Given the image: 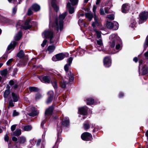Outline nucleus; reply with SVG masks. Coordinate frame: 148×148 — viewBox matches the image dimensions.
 Listing matches in <instances>:
<instances>
[{"mask_svg": "<svg viewBox=\"0 0 148 148\" xmlns=\"http://www.w3.org/2000/svg\"><path fill=\"white\" fill-rule=\"evenodd\" d=\"M67 14L66 12H65L59 16L58 19H56L55 23L52 25L51 23L50 18L49 26L51 25L52 27H54L57 29L58 31L60 30L61 31L62 29L63 26V20Z\"/></svg>", "mask_w": 148, "mask_h": 148, "instance_id": "f257e3e1", "label": "nucleus"}, {"mask_svg": "<svg viewBox=\"0 0 148 148\" xmlns=\"http://www.w3.org/2000/svg\"><path fill=\"white\" fill-rule=\"evenodd\" d=\"M110 41L109 45L111 47H114L116 44V48L117 50L119 49L121 45L119 44L120 42L119 37L115 34H112L109 37Z\"/></svg>", "mask_w": 148, "mask_h": 148, "instance_id": "f03ea898", "label": "nucleus"}, {"mask_svg": "<svg viewBox=\"0 0 148 148\" xmlns=\"http://www.w3.org/2000/svg\"><path fill=\"white\" fill-rule=\"evenodd\" d=\"M73 59L71 57L69 58L68 60V64H66L64 66V69L66 73V77L65 78L66 79L69 80L70 82H72L74 79L73 75L70 71H69V67L70 66Z\"/></svg>", "mask_w": 148, "mask_h": 148, "instance_id": "7ed1b4c3", "label": "nucleus"}, {"mask_svg": "<svg viewBox=\"0 0 148 148\" xmlns=\"http://www.w3.org/2000/svg\"><path fill=\"white\" fill-rule=\"evenodd\" d=\"M42 36L44 38H49L51 43L54 42L52 41L53 37V32L51 29L45 31L42 34Z\"/></svg>", "mask_w": 148, "mask_h": 148, "instance_id": "20e7f679", "label": "nucleus"}, {"mask_svg": "<svg viewBox=\"0 0 148 148\" xmlns=\"http://www.w3.org/2000/svg\"><path fill=\"white\" fill-rule=\"evenodd\" d=\"M30 21V20L28 19L25 21L24 24L22 25L21 23V21L20 23L17 24L16 26L17 28L18 29V28L20 27L21 29H23L25 30L29 29L32 27L31 25L29 24Z\"/></svg>", "mask_w": 148, "mask_h": 148, "instance_id": "39448f33", "label": "nucleus"}, {"mask_svg": "<svg viewBox=\"0 0 148 148\" xmlns=\"http://www.w3.org/2000/svg\"><path fill=\"white\" fill-rule=\"evenodd\" d=\"M106 25L107 28L114 30L117 29L119 26L118 23L116 21H114L112 23L107 21L106 23Z\"/></svg>", "mask_w": 148, "mask_h": 148, "instance_id": "423d86ee", "label": "nucleus"}, {"mask_svg": "<svg viewBox=\"0 0 148 148\" xmlns=\"http://www.w3.org/2000/svg\"><path fill=\"white\" fill-rule=\"evenodd\" d=\"M69 120L68 118H66L63 120L61 123H60L59 124L57 123L58 127L59 128L58 130L61 132L62 130L61 127H67L69 125Z\"/></svg>", "mask_w": 148, "mask_h": 148, "instance_id": "0eeeda50", "label": "nucleus"}, {"mask_svg": "<svg viewBox=\"0 0 148 148\" xmlns=\"http://www.w3.org/2000/svg\"><path fill=\"white\" fill-rule=\"evenodd\" d=\"M94 19L95 21L93 22L92 25L94 29H95V28L96 27V26L100 27L101 25V19L95 15L94 16Z\"/></svg>", "mask_w": 148, "mask_h": 148, "instance_id": "6e6552de", "label": "nucleus"}, {"mask_svg": "<svg viewBox=\"0 0 148 148\" xmlns=\"http://www.w3.org/2000/svg\"><path fill=\"white\" fill-rule=\"evenodd\" d=\"M148 14L147 12H144L141 13L139 15V22L142 23L145 21L147 18Z\"/></svg>", "mask_w": 148, "mask_h": 148, "instance_id": "1a4fd4ad", "label": "nucleus"}, {"mask_svg": "<svg viewBox=\"0 0 148 148\" xmlns=\"http://www.w3.org/2000/svg\"><path fill=\"white\" fill-rule=\"evenodd\" d=\"M57 78L58 80H59L60 84L61 87L63 88H65L66 84L68 83V81L64 79L60 75H58Z\"/></svg>", "mask_w": 148, "mask_h": 148, "instance_id": "9d476101", "label": "nucleus"}, {"mask_svg": "<svg viewBox=\"0 0 148 148\" xmlns=\"http://www.w3.org/2000/svg\"><path fill=\"white\" fill-rule=\"evenodd\" d=\"M82 139L84 140H90L92 139V135L89 133L85 132L83 133L81 135Z\"/></svg>", "mask_w": 148, "mask_h": 148, "instance_id": "9b49d317", "label": "nucleus"}, {"mask_svg": "<svg viewBox=\"0 0 148 148\" xmlns=\"http://www.w3.org/2000/svg\"><path fill=\"white\" fill-rule=\"evenodd\" d=\"M66 57V54L61 53L57 54L55 57H53L52 60L54 61H56L61 60Z\"/></svg>", "mask_w": 148, "mask_h": 148, "instance_id": "f8f14e48", "label": "nucleus"}, {"mask_svg": "<svg viewBox=\"0 0 148 148\" xmlns=\"http://www.w3.org/2000/svg\"><path fill=\"white\" fill-rule=\"evenodd\" d=\"M104 65L106 67H109L111 64V62L110 58L108 57H106L103 59Z\"/></svg>", "mask_w": 148, "mask_h": 148, "instance_id": "ddd939ff", "label": "nucleus"}, {"mask_svg": "<svg viewBox=\"0 0 148 148\" xmlns=\"http://www.w3.org/2000/svg\"><path fill=\"white\" fill-rule=\"evenodd\" d=\"M88 108L86 106L78 108V113L83 115H86L87 114Z\"/></svg>", "mask_w": 148, "mask_h": 148, "instance_id": "4468645a", "label": "nucleus"}, {"mask_svg": "<svg viewBox=\"0 0 148 148\" xmlns=\"http://www.w3.org/2000/svg\"><path fill=\"white\" fill-rule=\"evenodd\" d=\"M9 84L10 86H12V88L14 89L16 88L19 85L18 83L14 80H10L9 82Z\"/></svg>", "mask_w": 148, "mask_h": 148, "instance_id": "2eb2a0df", "label": "nucleus"}, {"mask_svg": "<svg viewBox=\"0 0 148 148\" xmlns=\"http://www.w3.org/2000/svg\"><path fill=\"white\" fill-rule=\"evenodd\" d=\"M97 44L96 45L97 47H99L100 48H98L99 51H101L102 50L103 45L102 39L100 38L99 40H96Z\"/></svg>", "mask_w": 148, "mask_h": 148, "instance_id": "dca6fc26", "label": "nucleus"}, {"mask_svg": "<svg viewBox=\"0 0 148 148\" xmlns=\"http://www.w3.org/2000/svg\"><path fill=\"white\" fill-rule=\"evenodd\" d=\"M130 6L128 4H124L122 6V11L123 12L126 13L129 10Z\"/></svg>", "mask_w": 148, "mask_h": 148, "instance_id": "f3484780", "label": "nucleus"}, {"mask_svg": "<svg viewBox=\"0 0 148 148\" xmlns=\"http://www.w3.org/2000/svg\"><path fill=\"white\" fill-rule=\"evenodd\" d=\"M11 69V67H10L8 68V70L7 69H6L1 71V74L4 76H6L10 72Z\"/></svg>", "mask_w": 148, "mask_h": 148, "instance_id": "a211bd4d", "label": "nucleus"}, {"mask_svg": "<svg viewBox=\"0 0 148 148\" xmlns=\"http://www.w3.org/2000/svg\"><path fill=\"white\" fill-rule=\"evenodd\" d=\"M53 109L52 106L49 107L48 109H46L45 112V116H49L51 114Z\"/></svg>", "mask_w": 148, "mask_h": 148, "instance_id": "6ab92c4d", "label": "nucleus"}, {"mask_svg": "<svg viewBox=\"0 0 148 148\" xmlns=\"http://www.w3.org/2000/svg\"><path fill=\"white\" fill-rule=\"evenodd\" d=\"M67 8L69 10V13L72 14L74 12V9L73 7L71 6V3H68L67 4Z\"/></svg>", "mask_w": 148, "mask_h": 148, "instance_id": "aec40b11", "label": "nucleus"}, {"mask_svg": "<svg viewBox=\"0 0 148 148\" xmlns=\"http://www.w3.org/2000/svg\"><path fill=\"white\" fill-rule=\"evenodd\" d=\"M41 81L43 82L49 83L50 81V77L48 76H44L41 79V78H40Z\"/></svg>", "mask_w": 148, "mask_h": 148, "instance_id": "412c9836", "label": "nucleus"}, {"mask_svg": "<svg viewBox=\"0 0 148 148\" xmlns=\"http://www.w3.org/2000/svg\"><path fill=\"white\" fill-rule=\"evenodd\" d=\"M12 95L14 102H16L18 101L19 99V97L18 94L12 92Z\"/></svg>", "mask_w": 148, "mask_h": 148, "instance_id": "4be33fe9", "label": "nucleus"}, {"mask_svg": "<svg viewBox=\"0 0 148 148\" xmlns=\"http://www.w3.org/2000/svg\"><path fill=\"white\" fill-rule=\"evenodd\" d=\"M32 9L35 11L39 10L40 9V6L37 4H34L32 6Z\"/></svg>", "mask_w": 148, "mask_h": 148, "instance_id": "5701e85b", "label": "nucleus"}, {"mask_svg": "<svg viewBox=\"0 0 148 148\" xmlns=\"http://www.w3.org/2000/svg\"><path fill=\"white\" fill-rule=\"evenodd\" d=\"M16 44L17 42L16 41H13L11 42V44L8 46V50H9L11 49H13L16 45Z\"/></svg>", "mask_w": 148, "mask_h": 148, "instance_id": "b1692460", "label": "nucleus"}, {"mask_svg": "<svg viewBox=\"0 0 148 148\" xmlns=\"http://www.w3.org/2000/svg\"><path fill=\"white\" fill-rule=\"evenodd\" d=\"M55 48V46L53 45L49 46L48 47L47 51L49 53H50L53 51Z\"/></svg>", "mask_w": 148, "mask_h": 148, "instance_id": "393cba45", "label": "nucleus"}, {"mask_svg": "<svg viewBox=\"0 0 148 148\" xmlns=\"http://www.w3.org/2000/svg\"><path fill=\"white\" fill-rule=\"evenodd\" d=\"M22 36V32L21 31H19L18 34L15 36L14 38L16 40H20Z\"/></svg>", "mask_w": 148, "mask_h": 148, "instance_id": "a878e982", "label": "nucleus"}, {"mask_svg": "<svg viewBox=\"0 0 148 148\" xmlns=\"http://www.w3.org/2000/svg\"><path fill=\"white\" fill-rule=\"evenodd\" d=\"M21 133V130L19 129H16L13 132V135L15 136H18L20 135Z\"/></svg>", "mask_w": 148, "mask_h": 148, "instance_id": "bb28decb", "label": "nucleus"}, {"mask_svg": "<svg viewBox=\"0 0 148 148\" xmlns=\"http://www.w3.org/2000/svg\"><path fill=\"white\" fill-rule=\"evenodd\" d=\"M18 140L19 144H24L26 141V139L24 136H21L19 137Z\"/></svg>", "mask_w": 148, "mask_h": 148, "instance_id": "cd10ccee", "label": "nucleus"}, {"mask_svg": "<svg viewBox=\"0 0 148 148\" xmlns=\"http://www.w3.org/2000/svg\"><path fill=\"white\" fill-rule=\"evenodd\" d=\"M93 31L96 34L97 37L98 38H101V32L95 29H94Z\"/></svg>", "mask_w": 148, "mask_h": 148, "instance_id": "c85d7f7f", "label": "nucleus"}, {"mask_svg": "<svg viewBox=\"0 0 148 148\" xmlns=\"http://www.w3.org/2000/svg\"><path fill=\"white\" fill-rule=\"evenodd\" d=\"M86 101L87 105H90L94 103V100L91 98H87Z\"/></svg>", "mask_w": 148, "mask_h": 148, "instance_id": "c756f323", "label": "nucleus"}, {"mask_svg": "<svg viewBox=\"0 0 148 148\" xmlns=\"http://www.w3.org/2000/svg\"><path fill=\"white\" fill-rule=\"evenodd\" d=\"M17 56L19 58H23L24 56V53L23 50H21L17 54Z\"/></svg>", "mask_w": 148, "mask_h": 148, "instance_id": "7c9ffc66", "label": "nucleus"}, {"mask_svg": "<svg viewBox=\"0 0 148 148\" xmlns=\"http://www.w3.org/2000/svg\"><path fill=\"white\" fill-rule=\"evenodd\" d=\"M86 17L89 21H90L93 18V15L91 13H87L86 14Z\"/></svg>", "mask_w": 148, "mask_h": 148, "instance_id": "2f4dec72", "label": "nucleus"}, {"mask_svg": "<svg viewBox=\"0 0 148 148\" xmlns=\"http://www.w3.org/2000/svg\"><path fill=\"white\" fill-rule=\"evenodd\" d=\"M29 89L30 92H37L38 90V89L35 87H30L29 88Z\"/></svg>", "mask_w": 148, "mask_h": 148, "instance_id": "473e14b6", "label": "nucleus"}, {"mask_svg": "<svg viewBox=\"0 0 148 148\" xmlns=\"http://www.w3.org/2000/svg\"><path fill=\"white\" fill-rule=\"evenodd\" d=\"M10 93V90H6L5 91L4 94V97L5 98L8 97L9 94Z\"/></svg>", "mask_w": 148, "mask_h": 148, "instance_id": "72a5a7b5", "label": "nucleus"}, {"mask_svg": "<svg viewBox=\"0 0 148 148\" xmlns=\"http://www.w3.org/2000/svg\"><path fill=\"white\" fill-rule=\"evenodd\" d=\"M32 128V127L30 125H27L24 127V130L25 131H29Z\"/></svg>", "mask_w": 148, "mask_h": 148, "instance_id": "f704fd0d", "label": "nucleus"}, {"mask_svg": "<svg viewBox=\"0 0 148 148\" xmlns=\"http://www.w3.org/2000/svg\"><path fill=\"white\" fill-rule=\"evenodd\" d=\"M105 5L110 7H112V5L111 0H107L106 2L105 3Z\"/></svg>", "mask_w": 148, "mask_h": 148, "instance_id": "c9c22d12", "label": "nucleus"}, {"mask_svg": "<svg viewBox=\"0 0 148 148\" xmlns=\"http://www.w3.org/2000/svg\"><path fill=\"white\" fill-rule=\"evenodd\" d=\"M39 113V112L36 110H34L32 111L31 113L29 114V116H36Z\"/></svg>", "mask_w": 148, "mask_h": 148, "instance_id": "e433bc0d", "label": "nucleus"}, {"mask_svg": "<svg viewBox=\"0 0 148 148\" xmlns=\"http://www.w3.org/2000/svg\"><path fill=\"white\" fill-rule=\"evenodd\" d=\"M52 84L54 88L56 89L57 88V82L56 80L55 79L52 82Z\"/></svg>", "mask_w": 148, "mask_h": 148, "instance_id": "4c0bfd02", "label": "nucleus"}, {"mask_svg": "<svg viewBox=\"0 0 148 148\" xmlns=\"http://www.w3.org/2000/svg\"><path fill=\"white\" fill-rule=\"evenodd\" d=\"M89 122H88L84 124V128L85 130H87L89 128Z\"/></svg>", "mask_w": 148, "mask_h": 148, "instance_id": "58836bf2", "label": "nucleus"}, {"mask_svg": "<svg viewBox=\"0 0 148 148\" xmlns=\"http://www.w3.org/2000/svg\"><path fill=\"white\" fill-rule=\"evenodd\" d=\"M72 5H75L77 4L78 0H70Z\"/></svg>", "mask_w": 148, "mask_h": 148, "instance_id": "ea45409f", "label": "nucleus"}, {"mask_svg": "<svg viewBox=\"0 0 148 148\" xmlns=\"http://www.w3.org/2000/svg\"><path fill=\"white\" fill-rule=\"evenodd\" d=\"M110 7L108 6L104 8V9L105 13L108 14L110 12L109 11V9L110 8Z\"/></svg>", "mask_w": 148, "mask_h": 148, "instance_id": "a19ab883", "label": "nucleus"}, {"mask_svg": "<svg viewBox=\"0 0 148 148\" xmlns=\"http://www.w3.org/2000/svg\"><path fill=\"white\" fill-rule=\"evenodd\" d=\"M148 46V36L147 37L145 42L144 44V48H146Z\"/></svg>", "mask_w": 148, "mask_h": 148, "instance_id": "79ce46f5", "label": "nucleus"}, {"mask_svg": "<svg viewBox=\"0 0 148 148\" xmlns=\"http://www.w3.org/2000/svg\"><path fill=\"white\" fill-rule=\"evenodd\" d=\"M48 97H53L54 95V92L53 91L50 90L48 93Z\"/></svg>", "mask_w": 148, "mask_h": 148, "instance_id": "37998d69", "label": "nucleus"}, {"mask_svg": "<svg viewBox=\"0 0 148 148\" xmlns=\"http://www.w3.org/2000/svg\"><path fill=\"white\" fill-rule=\"evenodd\" d=\"M107 18L110 20H113L114 19V16L112 14H110L108 16Z\"/></svg>", "mask_w": 148, "mask_h": 148, "instance_id": "c03bdc74", "label": "nucleus"}, {"mask_svg": "<svg viewBox=\"0 0 148 148\" xmlns=\"http://www.w3.org/2000/svg\"><path fill=\"white\" fill-rule=\"evenodd\" d=\"M19 114L18 112H16V110H14L13 111V113L12 114V116H17Z\"/></svg>", "mask_w": 148, "mask_h": 148, "instance_id": "a18cd8bd", "label": "nucleus"}, {"mask_svg": "<svg viewBox=\"0 0 148 148\" xmlns=\"http://www.w3.org/2000/svg\"><path fill=\"white\" fill-rule=\"evenodd\" d=\"M136 23L135 21H133L130 25V26L132 28H134L135 27Z\"/></svg>", "mask_w": 148, "mask_h": 148, "instance_id": "49530a36", "label": "nucleus"}, {"mask_svg": "<svg viewBox=\"0 0 148 148\" xmlns=\"http://www.w3.org/2000/svg\"><path fill=\"white\" fill-rule=\"evenodd\" d=\"M53 99V97H48V99L47 101V103H50L52 101Z\"/></svg>", "mask_w": 148, "mask_h": 148, "instance_id": "de8ad7c7", "label": "nucleus"}, {"mask_svg": "<svg viewBox=\"0 0 148 148\" xmlns=\"http://www.w3.org/2000/svg\"><path fill=\"white\" fill-rule=\"evenodd\" d=\"M16 126L17 125L16 124L14 125H12L11 127V130L12 132L14 131L16 129Z\"/></svg>", "mask_w": 148, "mask_h": 148, "instance_id": "09e8293b", "label": "nucleus"}, {"mask_svg": "<svg viewBox=\"0 0 148 148\" xmlns=\"http://www.w3.org/2000/svg\"><path fill=\"white\" fill-rule=\"evenodd\" d=\"M42 96L40 94L38 93L36 95L35 97V99L36 100H37L39 99Z\"/></svg>", "mask_w": 148, "mask_h": 148, "instance_id": "8fccbe9b", "label": "nucleus"}, {"mask_svg": "<svg viewBox=\"0 0 148 148\" xmlns=\"http://www.w3.org/2000/svg\"><path fill=\"white\" fill-rule=\"evenodd\" d=\"M104 8H101L100 13L101 15H103L104 14L105 12H104Z\"/></svg>", "mask_w": 148, "mask_h": 148, "instance_id": "3c124183", "label": "nucleus"}, {"mask_svg": "<svg viewBox=\"0 0 148 148\" xmlns=\"http://www.w3.org/2000/svg\"><path fill=\"white\" fill-rule=\"evenodd\" d=\"M47 42V40L46 39H45L43 41L42 43L41 44V46L43 47H44L46 44Z\"/></svg>", "mask_w": 148, "mask_h": 148, "instance_id": "603ef678", "label": "nucleus"}, {"mask_svg": "<svg viewBox=\"0 0 148 148\" xmlns=\"http://www.w3.org/2000/svg\"><path fill=\"white\" fill-rule=\"evenodd\" d=\"M13 59L12 58L9 59L7 62V64L8 65H9L13 61Z\"/></svg>", "mask_w": 148, "mask_h": 148, "instance_id": "864d4df0", "label": "nucleus"}, {"mask_svg": "<svg viewBox=\"0 0 148 148\" xmlns=\"http://www.w3.org/2000/svg\"><path fill=\"white\" fill-rule=\"evenodd\" d=\"M41 142V140L40 139H38L36 142V145L37 146H39Z\"/></svg>", "mask_w": 148, "mask_h": 148, "instance_id": "5fc2aeb1", "label": "nucleus"}, {"mask_svg": "<svg viewBox=\"0 0 148 148\" xmlns=\"http://www.w3.org/2000/svg\"><path fill=\"white\" fill-rule=\"evenodd\" d=\"M17 11V8L16 7H14L12 9V14H16Z\"/></svg>", "mask_w": 148, "mask_h": 148, "instance_id": "6e6d98bb", "label": "nucleus"}, {"mask_svg": "<svg viewBox=\"0 0 148 148\" xmlns=\"http://www.w3.org/2000/svg\"><path fill=\"white\" fill-rule=\"evenodd\" d=\"M147 73H148V68L146 69H144L143 70V73L144 74H145Z\"/></svg>", "mask_w": 148, "mask_h": 148, "instance_id": "4d7b16f0", "label": "nucleus"}, {"mask_svg": "<svg viewBox=\"0 0 148 148\" xmlns=\"http://www.w3.org/2000/svg\"><path fill=\"white\" fill-rule=\"evenodd\" d=\"M32 13V12L31 9H29L27 12V15H31Z\"/></svg>", "mask_w": 148, "mask_h": 148, "instance_id": "13d9d810", "label": "nucleus"}, {"mask_svg": "<svg viewBox=\"0 0 148 148\" xmlns=\"http://www.w3.org/2000/svg\"><path fill=\"white\" fill-rule=\"evenodd\" d=\"M9 106L11 107H13L14 106V103L13 102L12 100L10 101L9 103Z\"/></svg>", "mask_w": 148, "mask_h": 148, "instance_id": "bf43d9fd", "label": "nucleus"}, {"mask_svg": "<svg viewBox=\"0 0 148 148\" xmlns=\"http://www.w3.org/2000/svg\"><path fill=\"white\" fill-rule=\"evenodd\" d=\"M9 137L7 135H6L5 136V138H4V140H5V141H6L7 142H8V140H9Z\"/></svg>", "mask_w": 148, "mask_h": 148, "instance_id": "052dcab7", "label": "nucleus"}, {"mask_svg": "<svg viewBox=\"0 0 148 148\" xmlns=\"http://www.w3.org/2000/svg\"><path fill=\"white\" fill-rule=\"evenodd\" d=\"M12 140L16 142L17 141L18 139L16 137L14 136H13L12 137Z\"/></svg>", "mask_w": 148, "mask_h": 148, "instance_id": "680f3d73", "label": "nucleus"}, {"mask_svg": "<svg viewBox=\"0 0 148 148\" xmlns=\"http://www.w3.org/2000/svg\"><path fill=\"white\" fill-rule=\"evenodd\" d=\"M7 56L6 54H4L2 56V58L4 59H7Z\"/></svg>", "mask_w": 148, "mask_h": 148, "instance_id": "e2e57ef3", "label": "nucleus"}, {"mask_svg": "<svg viewBox=\"0 0 148 148\" xmlns=\"http://www.w3.org/2000/svg\"><path fill=\"white\" fill-rule=\"evenodd\" d=\"M45 120L42 121V122L41 123V125L42 127H43L44 124L45 123Z\"/></svg>", "mask_w": 148, "mask_h": 148, "instance_id": "0e129e2a", "label": "nucleus"}, {"mask_svg": "<svg viewBox=\"0 0 148 148\" xmlns=\"http://www.w3.org/2000/svg\"><path fill=\"white\" fill-rule=\"evenodd\" d=\"M34 139L31 140H30V141H29L30 143L32 145H34Z\"/></svg>", "mask_w": 148, "mask_h": 148, "instance_id": "69168bd1", "label": "nucleus"}, {"mask_svg": "<svg viewBox=\"0 0 148 148\" xmlns=\"http://www.w3.org/2000/svg\"><path fill=\"white\" fill-rule=\"evenodd\" d=\"M18 71V69L16 68H15L14 70V74H15Z\"/></svg>", "mask_w": 148, "mask_h": 148, "instance_id": "338daca9", "label": "nucleus"}, {"mask_svg": "<svg viewBox=\"0 0 148 148\" xmlns=\"http://www.w3.org/2000/svg\"><path fill=\"white\" fill-rule=\"evenodd\" d=\"M133 60L136 62H137L138 61V58L137 57H135L133 59Z\"/></svg>", "mask_w": 148, "mask_h": 148, "instance_id": "774afa93", "label": "nucleus"}]
</instances>
